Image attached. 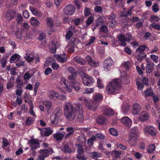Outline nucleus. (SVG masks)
<instances>
[{
  "label": "nucleus",
  "instance_id": "nucleus-51",
  "mask_svg": "<svg viewBox=\"0 0 160 160\" xmlns=\"http://www.w3.org/2000/svg\"><path fill=\"white\" fill-rule=\"evenodd\" d=\"M65 49L68 52L70 53H72L74 51V48L73 47H70L69 45L66 47Z\"/></svg>",
  "mask_w": 160,
  "mask_h": 160
},
{
  "label": "nucleus",
  "instance_id": "nucleus-58",
  "mask_svg": "<svg viewBox=\"0 0 160 160\" xmlns=\"http://www.w3.org/2000/svg\"><path fill=\"white\" fill-rule=\"evenodd\" d=\"M68 70L69 72L73 75V74H76V71L75 69L72 67H69L68 68Z\"/></svg>",
  "mask_w": 160,
  "mask_h": 160
},
{
  "label": "nucleus",
  "instance_id": "nucleus-35",
  "mask_svg": "<svg viewBox=\"0 0 160 160\" xmlns=\"http://www.w3.org/2000/svg\"><path fill=\"white\" fill-rule=\"evenodd\" d=\"M46 20L47 22V25L48 27L51 28L53 26L54 23L52 18L48 17L47 18Z\"/></svg>",
  "mask_w": 160,
  "mask_h": 160
},
{
  "label": "nucleus",
  "instance_id": "nucleus-21",
  "mask_svg": "<svg viewBox=\"0 0 160 160\" xmlns=\"http://www.w3.org/2000/svg\"><path fill=\"white\" fill-rule=\"evenodd\" d=\"M104 115L109 116L113 115L114 114V111L110 108H106L103 111Z\"/></svg>",
  "mask_w": 160,
  "mask_h": 160
},
{
  "label": "nucleus",
  "instance_id": "nucleus-45",
  "mask_svg": "<svg viewBox=\"0 0 160 160\" xmlns=\"http://www.w3.org/2000/svg\"><path fill=\"white\" fill-rule=\"evenodd\" d=\"M94 92L93 88H87L85 89L84 92V93L89 94L93 93Z\"/></svg>",
  "mask_w": 160,
  "mask_h": 160
},
{
  "label": "nucleus",
  "instance_id": "nucleus-24",
  "mask_svg": "<svg viewBox=\"0 0 160 160\" xmlns=\"http://www.w3.org/2000/svg\"><path fill=\"white\" fill-rule=\"evenodd\" d=\"M154 64L153 62H148L146 68L147 72L151 73L154 69Z\"/></svg>",
  "mask_w": 160,
  "mask_h": 160
},
{
  "label": "nucleus",
  "instance_id": "nucleus-15",
  "mask_svg": "<svg viewBox=\"0 0 160 160\" xmlns=\"http://www.w3.org/2000/svg\"><path fill=\"white\" fill-rule=\"evenodd\" d=\"M60 45V44L57 42L52 41L51 44L49 46L50 52L53 53H55L57 48L59 47Z\"/></svg>",
  "mask_w": 160,
  "mask_h": 160
},
{
  "label": "nucleus",
  "instance_id": "nucleus-46",
  "mask_svg": "<svg viewBox=\"0 0 160 160\" xmlns=\"http://www.w3.org/2000/svg\"><path fill=\"white\" fill-rule=\"evenodd\" d=\"M151 58L155 63H157L158 61V56L154 54L150 55Z\"/></svg>",
  "mask_w": 160,
  "mask_h": 160
},
{
  "label": "nucleus",
  "instance_id": "nucleus-53",
  "mask_svg": "<svg viewBox=\"0 0 160 160\" xmlns=\"http://www.w3.org/2000/svg\"><path fill=\"white\" fill-rule=\"evenodd\" d=\"M123 65L126 69L128 70L131 66V62L129 61L126 62L124 63Z\"/></svg>",
  "mask_w": 160,
  "mask_h": 160
},
{
  "label": "nucleus",
  "instance_id": "nucleus-33",
  "mask_svg": "<svg viewBox=\"0 0 160 160\" xmlns=\"http://www.w3.org/2000/svg\"><path fill=\"white\" fill-rule=\"evenodd\" d=\"M122 111L124 114H126L130 109V106L128 105H122Z\"/></svg>",
  "mask_w": 160,
  "mask_h": 160
},
{
  "label": "nucleus",
  "instance_id": "nucleus-5",
  "mask_svg": "<svg viewBox=\"0 0 160 160\" xmlns=\"http://www.w3.org/2000/svg\"><path fill=\"white\" fill-rule=\"evenodd\" d=\"M62 110L60 108H57L54 110V114L50 117V120L52 125L56 126L58 123L59 119L62 116Z\"/></svg>",
  "mask_w": 160,
  "mask_h": 160
},
{
  "label": "nucleus",
  "instance_id": "nucleus-25",
  "mask_svg": "<svg viewBox=\"0 0 160 160\" xmlns=\"http://www.w3.org/2000/svg\"><path fill=\"white\" fill-rule=\"evenodd\" d=\"M71 87L74 88L76 91H78L80 89V84L76 80H74L71 84Z\"/></svg>",
  "mask_w": 160,
  "mask_h": 160
},
{
  "label": "nucleus",
  "instance_id": "nucleus-55",
  "mask_svg": "<svg viewBox=\"0 0 160 160\" xmlns=\"http://www.w3.org/2000/svg\"><path fill=\"white\" fill-rule=\"evenodd\" d=\"M93 19V17L91 16L89 17L87 20V25L88 26L92 22Z\"/></svg>",
  "mask_w": 160,
  "mask_h": 160
},
{
  "label": "nucleus",
  "instance_id": "nucleus-52",
  "mask_svg": "<svg viewBox=\"0 0 160 160\" xmlns=\"http://www.w3.org/2000/svg\"><path fill=\"white\" fill-rule=\"evenodd\" d=\"M32 75L29 72H26L24 75L23 78L25 80H29L32 77Z\"/></svg>",
  "mask_w": 160,
  "mask_h": 160
},
{
  "label": "nucleus",
  "instance_id": "nucleus-41",
  "mask_svg": "<svg viewBox=\"0 0 160 160\" xmlns=\"http://www.w3.org/2000/svg\"><path fill=\"white\" fill-rule=\"evenodd\" d=\"M150 19L151 22H158L160 20V18L158 16L153 15L151 16Z\"/></svg>",
  "mask_w": 160,
  "mask_h": 160
},
{
  "label": "nucleus",
  "instance_id": "nucleus-13",
  "mask_svg": "<svg viewBox=\"0 0 160 160\" xmlns=\"http://www.w3.org/2000/svg\"><path fill=\"white\" fill-rule=\"evenodd\" d=\"M28 143L33 150L36 149L37 148L40 147V145L38 141L36 139H31L28 141Z\"/></svg>",
  "mask_w": 160,
  "mask_h": 160
},
{
  "label": "nucleus",
  "instance_id": "nucleus-64",
  "mask_svg": "<svg viewBox=\"0 0 160 160\" xmlns=\"http://www.w3.org/2000/svg\"><path fill=\"white\" fill-rule=\"evenodd\" d=\"M73 34L71 31L69 30L68 31L66 35V38L68 39H69L72 36Z\"/></svg>",
  "mask_w": 160,
  "mask_h": 160
},
{
  "label": "nucleus",
  "instance_id": "nucleus-16",
  "mask_svg": "<svg viewBox=\"0 0 160 160\" xmlns=\"http://www.w3.org/2000/svg\"><path fill=\"white\" fill-rule=\"evenodd\" d=\"M121 122L128 128L130 127L132 124V120L127 116L122 117L121 119Z\"/></svg>",
  "mask_w": 160,
  "mask_h": 160
},
{
  "label": "nucleus",
  "instance_id": "nucleus-22",
  "mask_svg": "<svg viewBox=\"0 0 160 160\" xmlns=\"http://www.w3.org/2000/svg\"><path fill=\"white\" fill-rule=\"evenodd\" d=\"M42 103L45 106L48 112L49 111L52 107V103L51 102L49 101H43Z\"/></svg>",
  "mask_w": 160,
  "mask_h": 160
},
{
  "label": "nucleus",
  "instance_id": "nucleus-38",
  "mask_svg": "<svg viewBox=\"0 0 160 160\" xmlns=\"http://www.w3.org/2000/svg\"><path fill=\"white\" fill-rule=\"evenodd\" d=\"M100 153H98L96 152L91 153L90 156L92 158H99L100 156Z\"/></svg>",
  "mask_w": 160,
  "mask_h": 160
},
{
  "label": "nucleus",
  "instance_id": "nucleus-47",
  "mask_svg": "<svg viewBox=\"0 0 160 160\" xmlns=\"http://www.w3.org/2000/svg\"><path fill=\"white\" fill-rule=\"evenodd\" d=\"M118 40L120 42H124L126 41L125 37L122 34H121L118 36Z\"/></svg>",
  "mask_w": 160,
  "mask_h": 160
},
{
  "label": "nucleus",
  "instance_id": "nucleus-34",
  "mask_svg": "<svg viewBox=\"0 0 160 160\" xmlns=\"http://www.w3.org/2000/svg\"><path fill=\"white\" fill-rule=\"evenodd\" d=\"M155 145L154 144H151L148 147L147 151L149 153H152L155 151Z\"/></svg>",
  "mask_w": 160,
  "mask_h": 160
},
{
  "label": "nucleus",
  "instance_id": "nucleus-54",
  "mask_svg": "<svg viewBox=\"0 0 160 160\" xmlns=\"http://www.w3.org/2000/svg\"><path fill=\"white\" fill-rule=\"evenodd\" d=\"M33 119L31 117L28 118L26 121V123L27 125L31 124L33 122Z\"/></svg>",
  "mask_w": 160,
  "mask_h": 160
},
{
  "label": "nucleus",
  "instance_id": "nucleus-18",
  "mask_svg": "<svg viewBox=\"0 0 160 160\" xmlns=\"http://www.w3.org/2000/svg\"><path fill=\"white\" fill-rule=\"evenodd\" d=\"M53 57L58 62L61 63H63L67 60V56L65 55L55 54Z\"/></svg>",
  "mask_w": 160,
  "mask_h": 160
},
{
  "label": "nucleus",
  "instance_id": "nucleus-49",
  "mask_svg": "<svg viewBox=\"0 0 160 160\" xmlns=\"http://www.w3.org/2000/svg\"><path fill=\"white\" fill-rule=\"evenodd\" d=\"M17 86L18 88H21L23 84V82L21 81L19 78H17L16 80Z\"/></svg>",
  "mask_w": 160,
  "mask_h": 160
},
{
  "label": "nucleus",
  "instance_id": "nucleus-61",
  "mask_svg": "<svg viewBox=\"0 0 160 160\" xmlns=\"http://www.w3.org/2000/svg\"><path fill=\"white\" fill-rule=\"evenodd\" d=\"M95 39V37L94 36H91L90 37V39L88 42L87 43L86 45H89L92 43Z\"/></svg>",
  "mask_w": 160,
  "mask_h": 160
},
{
  "label": "nucleus",
  "instance_id": "nucleus-26",
  "mask_svg": "<svg viewBox=\"0 0 160 160\" xmlns=\"http://www.w3.org/2000/svg\"><path fill=\"white\" fill-rule=\"evenodd\" d=\"M30 21L31 24L34 26H37L40 24V22L36 17H31L30 19Z\"/></svg>",
  "mask_w": 160,
  "mask_h": 160
},
{
  "label": "nucleus",
  "instance_id": "nucleus-17",
  "mask_svg": "<svg viewBox=\"0 0 160 160\" xmlns=\"http://www.w3.org/2000/svg\"><path fill=\"white\" fill-rule=\"evenodd\" d=\"M48 96L50 99H56L58 98L59 94L56 91L53 90H51L48 91Z\"/></svg>",
  "mask_w": 160,
  "mask_h": 160
},
{
  "label": "nucleus",
  "instance_id": "nucleus-11",
  "mask_svg": "<svg viewBox=\"0 0 160 160\" xmlns=\"http://www.w3.org/2000/svg\"><path fill=\"white\" fill-rule=\"evenodd\" d=\"M141 108L139 104L138 103H133L131 107L132 113L133 115H137L139 113Z\"/></svg>",
  "mask_w": 160,
  "mask_h": 160
},
{
  "label": "nucleus",
  "instance_id": "nucleus-57",
  "mask_svg": "<svg viewBox=\"0 0 160 160\" xmlns=\"http://www.w3.org/2000/svg\"><path fill=\"white\" fill-rule=\"evenodd\" d=\"M52 68L54 70H58L59 67V65L56 62H53L51 65Z\"/></svg>",
  "mask_w": 160,
  "mask_h": 160
},
{
  "label": "nucleus",
  "instance_id": "nucleus-31",
  "mask_svg": "<svg viewBox=\"0 0 160 160\" xmlns=\"http://www.w3.org/2000/svg\"><path fill=\"white\" fill-rule=\"evenodd\" d=\"M21 57L18 54L16 53L13 54L11 57V61H15L16 62L19 61L21 59Z\"/></svg>",
  "mask_w": 160,
  "mask_h": 160
},
{
  "label": "nucleus",
  "instance_id": "nucleus-56",
  "mask_svg": "<svg viewBox=\"0 0 160 160\" xmlns=\"http://www.w3.org/2000/svg\"><path fill=\"white\" fill-rule=\"evenodd\" d=\"M151 26L154 28L160 30V24L155 23H153L151 24Z\"/></svg>",
  "mask_w": 160,
  "mask_h": 160
},
{
  "label": "nucleus",
  "instance_id": "nucleus-14",
  "mask_svg": "<svg viewBox=\"0 0 160 160\" xmlns=\"http://www.w3.org/2000/svg\"><path fill=\"white\" fill-rule=\"evenodd\" d=\"M114 63L113 60L109 58L106 60L104 62V68L105 70L108 71L109 70L111 65Z\"/></svg>",
  "mask_w": 160,
  "mask_h": 160
},
{
  "label": "nucleus",
  "instance_id": "nucleus-42",
  "mask_svg": "<svg viewBox=\"0 0 160 160\" xmlns=\"http://www.w3.org/2000/svg\"><path fill=\"white\" fill-rule=\"evenodd\" d=\"M4 91L3 83L2 78H0V96L1 95Z\"/></svg>",
  "mask_w": 160,
  "mask_h": 160
},
{
  "label": "nucleus",
  "instance_id": "nucleus-63",
  "mask_svg": "<svg viewBox=\"0 0 160 160\" xmlns=\"http://www.w3.org/2000/svg\"><path fill=\"white\" fill-rule=\"evenodd\" d=\"M131 45L133 48H136L138 46V43L136 41L133 40L132 41L130 42Z\"/></svg>",
  "mask_w": 160,
  "mask_h": 160
},
{
  "label": "nucleus",
  "instance_id": "nucleus-39",
  "mask_svg": "<svg viewBox=\"0 0 160 160\" xmlns=\"http://www.w3.org/2000/svg\"><path fill=\"white\" fill-rule=\"evenodd\" d=\"M24 33L23 32L21 33L20 35V36H19V33L18 32H17L16 33V35L17 38L19 39H21L22 38H23L25 39H28L29 38V37H28L27 35L26 36H25V35H24Z\"/></svg>",
  "mask_w": 160,
  "mask_h": 160
},
{
  "label": "nucleus",
  "instance_id": "nucleus-40",
  "mask_svg": "<svg viewBox=\"0 0 160 160\" xmlns=\"http://www.w3.org/2000/svg\"><path fill=\"white\" fill-rule=\"evenodd\" d=\"M146 47L145 45H141L136 50V52L139 53H142L144 51Z\"/></svg>",
  "mask_w": 160,
  "mask_h": 160
},
{
  "label": "nucleus",
  "instance_id": "nucleus-59",
  "mask_svg": "<svg viewBox=\"0 0 160 160\" xmlns=\"http://www.w3.org/2000/svg\"><path fill=\"white\" fill-rule=\"evenodd\" d=\"M152 9L153 11L155 12L158 11L159 9L158 7V5L157 4H154L152 6Z\"/></svg>",
  "mask_w": 160,
  "mask_h": 160
},
{
  "label": "nucleus",
  "instance_id": "nucleus-32",
  "mask_svg": "<svg viewBox=\"0 0 160 160\" xmlns=\"http://www.w3.org/2000/svg\"><path fill=\"white\" fill-rule=\"evenodd\" d=\"M29 28V26L28 23L24 22L21 25V29L22 31L26 32L28 29Z\"/></svg>",
  "mask_w": 160,
  "mask_h": 160
},
{
  "label": "nucleus",
  "instance_id": "nucleus-2",
  "mask_svg": "<svg viewBox=\"0 0 160 160\" xmlns=\"http://www.w3.org/2000/svg\"><path fill=\"white\" fill-rule=\"evenodd\" d=\"M64 115L69 121H72L76 117V113L83 112L82 107L79 104H77L75 108L72 104L67 103L64 107Z\"/></svg>",
  "mask_w": 160,
  "mask_h": 160
},
{
  "label": "nucleus",
  "instance_id": "nucleus-60",
  "mask_svg": "<svg viewBox=\"0 0 160 160\" xmlns=\"http://www.w3.org/2000/svg\"><path fill=\"white\" fill-rule=\"evenodd\" d=\"M22 17L21 14H18L16 18L17 23L19 24L22 22Z\"/></svg>",
  "mask_w": 160,
  "mask_h": 160
},
{
  "label": "nucleus",
  "instance_id": "nucleus-43",
  "mask_svg": "<svg viewBox=\"0 0 160 160\" xmlns=\"http://www.w3.org/2000/svg\"><path fill=\"white\" fill-rule=\"evenodd\" d=\"M24 57L26 60L29 62L32 61L34 59L33 57L30 56V55L27 53L25 54Z\"/></svg>",
  "mask_w": 160,
  "mask_h": 160
},
{
  "label": "nucleus",
  "instance_id": "nucleus-36",
  "mask_svg": "<svg viewBox=\"0 0 160 160\" xmlns=\"http://www.w3.org/2000/svg\"><path fill=\"white\" fill-rule=\"evenodd\" d=\"M43 129L45 130L44 133V135L45 136H48L53 132V130L50 129H46L45 128H42L41 130L42 131Z\"/></svg>",
  "mask_w": 160,
  "mask_h": 160
},
{
  "label": "nucleus",
  "instance_id": "nucleus-19",
  "mask_svg": "<svg viewBox=\"0 0 160 160\" xmlns=\"http://www.w3.org/2000/svg\"><path fill=\"white\" fill-rule=\"evenodd\" d=\"M86 58L89 64L91 66L94 68H96L98 66L99 63L93 60L90 56H87L86 57Z\"/></svg>",
  "mask_w": 160,
  "mask_h": 160
},
{
  "label": "nucleus",
  "instance_id": "nucleus-10",
  "mask_svg": "<svg viewBox=\"0 0 160 160\" xmlns=\"http://www.w3.org/2000/svg\"><path fill=\"white\" fill-rule=\"evenodd\" d=\"M143 132L145 135L150 134L152 136H154L156 134V130L155 128L152 126H148L145 127L143 130Z\"/></svg>",
  "mask_w": 160,
  "mask_h": 160
},
{
  "label": "nucleus",
  "instance_id": "nucleus-37",
  "mask_svg": "<svg viewBox=\"0 0 160 160\" xmlns=\"http://www.w3.org/2000/svg\"><path fill=\"white\" fill-rule=\"evenodd\" d=\"M110 133L113 136H117L118 135V132L117 130L115 128H111L109 130Z\"/></svg>",
  "mask_w": 160,
  "mask_h": 160
},
{
  "label": "nucleus",
  "instance_id": "nucleus-12",
  "mask_svg": "<svg viewBox=\"0 0 160 160\" xmlns=\"http://www.w3.org/2000/svg\"><path fill=\"white\" fill-rule=\"evenodd\" d=\"M150 116L149 113L146 112L142 111L138 115V119L142 122H145L149 120Z\"/></svg>",
  "mask_w": 160,
  "mask_h": 160
},
{
  "label": "nucleus",
  "instance_id": "nucleus-29",
  "mask_svg": "<svg viewBox=\"0 0 160 160\" xmlns=\"http://www.w3.org/2000/svg\"><path fill=\"white\" fill-rule=\"evenodd\" d=\"M106 121V119L103 116H99L97 119V123L99 124H104Z\"/></svg>",
  "mask_w": 160,
  "mask_h": 160
},
{
  "label": "nucleus",
  "instance_id": "nucleus-6",
  "mask_svg": "<svg viewBox=\"0 0 160 160\" xmlns=\"http://www.w3.org/2000/svg\"><path fill=\"white\" fill-rule=\"evenodd\" d=\"M60 83L63 86V88L60 89V91L65 94H67V92L70 93L72 91V89L66 83V80L64 78H61Z\"/></svg>",
  "mask_w": 160,
  "mask_h": 160
},
{
  "label": "nucleus",
  "instance_id": "nucleus-20",
  "mask_svg": "<svg viewBox=\"0 0 160 160\" xmlns=\"http://www.w3.org/2000/svg\"><path fill=\"white\" fill-rule=\"evenodd\" d=\"M29 9L32 14L34 16L38 17H40L42 16V13L38 11L36 8L33 7L32 6L30 7Z\"/></svg>",
  "mask_w": 160,
  "mask_h": 160
},
{
  "label": "nucleus",
  "instance_id": "nucleus-28",
  "mask_svg": "<svg viewBox=\"0 0 160 160\" xmlns=\"http://www.w3.org/2000/svg\"><path fill=\"white\" fill-rule=\"evenodd\" d=\"M97 139L96 137L92 135L91 138H89L88 140V144L89 146H91L93 144V142Z\"/></svg>",
  "mask_w": 160,
  "mask_h": 160
},
{
  "label": "nucleus",
  "instance_id": "nucleus-50",
  "mask_svg": "<svg viewBox=\"0 0 160 160\" xmlns=\"http://www.w3.org/2000/svg\"><path fill=\"white\" fill-rule=\"evenodd\" d=\"M22 93V90L21 88H19L16 90V94L17 96H21Z\"/></svg>",
  "mask_w": 160,
  "mask_h": 160
},
{
  "label": "nucleus",
  "instance_id": "nucleus-7",
  "mask_svg": "<svg viewBox=\"0 0 160 160\" xmlns=\"http://www.w3.org/2000/svg\"><path fill=\"white\" fill-rule=\"evenodd\" d=\"M75 9V8L73 5L68 4L64 7L63 11L66 15L71 16L74 13Z\"/></svg>",
  "mask_w": 160,
  "mask_h": 160
},
{
  "label": "nucleus",
  "instance_id": "nucleus-30",
  "mask_svg": "<svg viewBox=\"0 0 160 160\" xmlns=\"http://www.w3.org/2000/svg\"><path fill=\"white\" fill-rule=\"evenodd\" d=\"M53 136L54 138L57 141H59L62 140L64 137L63 134L59 133H56L54 134Z\"/></svg>",
  "mask_w": 160,
  "mask_h": 160
},
{
  "label": "nucleus",
  "instance_id": "nucleus-48",
  "mask_svg": "<svg viewBox=\"0 0 160 160\" xmlns=\"http://www.w3.org/2000/svg\"><path fill=\"white\" fill-rule=\"evenodd\" d=\"M62 150L66 152H71L70 148L68 145H65L63 148H62Z\"/></svg>",
  "mask_w": 160,
  "mask_h": 160
},
{
  "label": "nucleus",
  "instance_id": "nucleus-44",
  "mask_svg": "<svg viewBox=\"0 0 160 160\" xmlns=\"http://www.w3.org/2000/svg\"><path fill=\"white\" fill-rule=\"evenodd\" d=\"M83 112L76 113L77 115L78 120L80 122L83 121L84 119V117L82 114Z\"/></svg>",
  "mask_w": 160,
  "mask_h": 160
},
{
  "label": "nucleus",
  "instance_id": "nucleus-8",
  "mask_svg": "<svg viewBox=\"0 0 160 160\" xmlns=\"http://www.w3.org/2000/svg\"><path fill=\"white\" fill-rule=\"evenodd\" d=\"M39 154L38 156L44 159L53 152L52 148H49L47 149H41L38 151Z\"/></svg>",
  "mask_w": 160,
  "mask_h": 160
},
{
  "label": "nucleus",
  "instance_id": "nucleus-1",
  "mask_svg": "<svg viewBox=\"0 0 160 160\" xmlns=\"http://www.w3.org/2000/svg\"><path fill=\"white\" fill-rule=\"evenodd\" d=\"M121 75V81L119 78L115 79L108 84L106 90L108 94H113L116 90H119L121 87V82L125 84L128 82L129 77L126 73L123 72Z\"/></svg>",
  "mask_w": 160,
  "mask_h": 160
},
{
  "label": "nucleus",
  "instance_id": "nucleus-23",
  "mask_svg": "<svg viewBox=\"0 0 160 160\" xmlns=\"http://www.w3.org/2000/svg\"><path fill=\"white\" fill-rule=\"evenodd\" d=\"M73 59L81 65H84L86 63L85 60L83 58L78 56L74 57Z\"/></svg>",
  "mask_w": 160,
  "mask_h": 160
},
{
  "label": "nucleus",
  "instance_id": "nucleus-27",
  "mask_svg": "<svg viewBox=\"0 0 160 160\" xmlns=\"http://www.w3.org/2000/svg\"><path fill=\"white\" fill-rule=\"evenodd\" d=\"M153 94V91L151 89H148L143 92V95L145 97L152 96Z\"/></svg>",
  "mask_w": 160,
  "mask_h": 160
},
{
  "label": "nucleus",
  "instance_id": "nucleus-3",
  "mask_svg": "<svg viewBox=\"0 0 160 160\" xmlns=\"http://www.w3.org/2000/svg\"><path fill=\"white\" fill-rule=\"evenodd\" d=\"M102 95L101 94H98L95 95L93 99L92 106L90 105L91 101L84 98L83 102L86 107L89 110L94 111L97 108L99 103L101 102L102 99Z\"/></svg>",
  "mask_w": 160,
  "mask_h": 160
},
{
  "label": "nucleus",
  "instance_id": "nucleus-9",
  "mask_svg": "<svg viewBox=\"0 0 160 160\" xmlns=\"http://www.w3.org/2000/svg\"><path fill=\"white\" fill-rule=\"evenodd\" d=\"M82 81L83 84L88 86L92 85L94 82V79L92 77L87 74L83 76Z\"/></svg>",
  "mask_w": 160,
  "mask_h": 160
},
{
  "label": "nucleus",
  "instance_id": "nucleus-62",
  "mask_svg": "<svg viewBox=\"0 0 160 160\" xmlns=\"http://www.w3.org/2000/svg\"><path fill=\"white\" fill-rule=\"evenodd\" d=\"M137 84L138 90L142 91L143 88V85L141 82H137Z\"/></svg>",
  "mask_w": 160,
  "mask_h": 160
},
{
  "label": "nucleus",
  "instance_id": "nucleus-4",
  "mask_svg": "<svg viewBox=\"0 0 160 160\" xmlns=\"http://www.w3.org/2000/svg\"><path fill=\"white\" fill-rule=\"evenodd\" d=\"M139 131L137 127H134L131 129L129 136V142L132 146L135 145L138 140V136Z\"/></svg>",
  "mask_w": 160,
  "mask_h": 160
}]
</instances>
